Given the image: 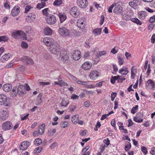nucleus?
I'll return each instance as SVG.
<instances>
[{"mask_svg": "<svg viewBox=\"0 0 155 155\" xmlns=\"http://www.w3.org/2000/svg\"><path fill=\"white\" fill-rule=\"evenodd\" d=\"M48 10H49L48 8H45L42 10L43 14L45 15H46V17H47V15H49L48 14Z\"/></svg>", "mask_w": 155, "mask_h": 155, "instance_id": "nucleus-47", "label": "nucleus"}, {"mask_svg": "<svg viewBox=\"0 0 155 155\" xmlns=\"http://www.w3.org/2000/svg\"><path fill=\"white\" fill-rule=\"evenodd\" d=\"M32 8V7H31V6H26L25 8V13H27L28 11H29L30 9Z\"/></svg>", "mask_w": 155, "mask_h": 155, "instance_id": "nucleus-45", "label": "nucleus"}, {"mask_svg": "<svg viewBox=\"0 0 155 155\" xmlns=\"http://www.w3.org/2000/svg\"><path fill=\"white\" fill-rule=\"evenodd\" d=\"M87 0H77V5L81 8H85L88 5Z\"/></svg>", "mask_w": 155, "mask_h": 155, "instance_id": "nucleus-7", "label": "nucleus"}, {"mask_svg": "<svg viewBox=\"0 0 155 155\" xmlns=\"http://www.w3.org/2000/svg\"><path fill=\"white\" fill-rule=\"evenodd\" d=\"M60 51V46L57 43H55L51 46L50 52L51 54H57Z\"/></svg>", "mask_w": 155, "mask_h": 155, "instance_id": "nucleus-4", "label": "nucleus"}, {"mask_svg": "<svg viewBox=\"0 0 155 155\" xmlns=\"http://www.w3.org/2000/svg\"><path fill=\"white\" fill-rule=\"evenodd\" d=\"M119 64L120 66L124 63V60L123 58H121L120 56H119L118 58Z\"/></svg>", "mask_w": 155, "mask_h": 155, "instance_id": "nucleus-39", "label": "nucleus"}, {"mask_svg": "<svg viewBox=\"0 0 155 155\" xmlns=\"http://www.w3.org/2000/svg\"><path fill=\"white\" fill-rule=\"evenodd\" d=\"M106 54V52L105 51H102L99 52V53H98L97 55L99 57L101 56L102 55H104Z\"/></svg>", "mask_w": 155, "mask_h": 155, "instance_id": "nucleus-57", "label": "nucleus"}, {"mask_svg": "<svg viewBox=\"0 0 155 155\" xmlns=\"http://www.w3.org/2000/svg\"><path fill=\"white\" fill-rule=\"evenodd\" d=\"M121 77V76L118 75L117 76H112L110 79V82L113 84L115 83V81L117 80L118 81V79Z\"/></svg>", "mask_w": 155, "mask_h": 155, "instance_id": "nucleus-27", "label": "nucleus"}, {"mask_svg": "<svg viewBox=\"0 0 155 155\" xmlns=\"http://www.w3.org/2000/svg\"><path fill=\"white\" fill-rule=\"evenodd\" d=\"M44 34L46 35H51L52 30L49 27H46L44 29Z\"/></svg>", "mask_w": 155, "mask_h": 155, "instance_id": "nucleus-23", "label": "nucleus"}, {"mask_svg": "<svg viewBox=\"0 0 155 155\" xmlns=\"http://www.w3.org/2000/svg\"><path fill=\"white\" fill-rule=\"evenodd\" d=\"M146 85L150 89H153L154 87V83L151 79H149L147 81Z\"/></svg>", "mask_w": 155, "mask_h": 155, "instance_id": "nucleus-21", "label": "nucleus"}, {"mask_svg": "<svg viewBox=\"0 0 155 155\" xmlns=\"http://www.w3.org/2000/svg\"><path fill=\"white\" fill-rule=\"evenodd\" d=\"M8 37L5 36H0V42L3 41H8Z\"/></svg>", "mask_w": 155, "mask_h": 155, "instance_id": "nucleus-38", "label": "nucleus"}, {"mask_svg": "<svg viewBox=\"0 0 155 155\" xmlns=\"http://www.w3.org/2000/svg\"><path fill=\"white\" fill-rule=\"evenodd\" d=\"M99 76V72L96 71H93L91 72L89 75V77L91 79L95 80Z\"/></svg>", "mask_w": 155, "mask_h": 155, "instance_id": "nucleus-14", "label": "nucleus"}, {"mask_svg": "<svg viewBox=\"0 0 155 155\" xmlns=\"http://www.w3.org/2000/svg\"><path fill=\"white\" fill-rule=\"evenodd\" d=\"M138 105H136L135 107L132 108L131 110V113L133 114H135L137 111V110H138Z\"/></svg>", "mask_w": 155, "mask_h": 155, "instance_id": "nucleus-35", "label": "nucleus"}, {"mask_svg": "<svg viewBox=\"0 0 155 155\" xmlns=\"http://www.w3.org/2000/svg\"><path fill=\"white\" fill-rule=\"evenodd\" d=\"M119 72L122 75H126L128 72L127 68H123L122 69L119 70Z\"/></svg>", "mask_w": 155, "mask_h": 155, "instance_id": "nucleus-24", "label": "nucleus"}, {"mask_svg": "<svg viewBox=\"0 0 155 155\" xmlns=\"http://www.w3.org/2000/svg\"><path fill=\"white\" fill-rule=\"evenodd\" d=\"M150 153L153 155H155V147H153L150 152Z\"/></svg>", "mask_w": 155, "mask_h": 155, "instance_id": "nucleus-64", "label": "nucleus"}, {"mask_svg": "<svg viewBox=\"0 0 155 155\" xmlns=\"http://www.w3.org/2000/svg\"><path fill=\"white\" fill-rule=\"evenodd\" d=\"M58 15L59 18L61 23H62L66 19L67 16L65 13L59 12Z\"/></svg>", "mask_w": 155, "mask_h": 155, "instance_id": "nucleus-20", "label": "nucleus"}, {"mask_svg": "<svg viewBox=\"0 0 155 155\" xmlns=\"http://www.w3.org/2000/svg\"><path fill=\"white\" fill-rule=\"evenodd\" d=\"M141 150L145 154H146L147 151V148L143 146H142L141 147Z\"/></svg>", "mask_w": 155, "mask_h": 155, "instance_id": "nucleus-52", "label": "nucleus"}, {"mask_svg": "<svg viewBox=\"0 0 155 155\" xmlns=\"http://www.w3.org/2000/svg\"><path fill=\"white\" fill-rule=\"evenodd\" d=\"M56 130L55 129H51L48 131V135L49 136H52L56 132Z\"/></svg>", "mask_w": 155, "mask_h": 155, "instance_id": "nucleus-40", "label": "nucleus"}, {"mask_svg": "<svg viewBox=\"0 0 155 155\" xmlns=\"http://www.w3.org/2000/svg\"><path fill=\"white\" fill-rule=\"evenodd\" d=\"M90 105V103L88 101H87L84 102V105L86 107H88Z\"/></svg>", "mask_w": 155, "mask_h": 155, "instance_id": "nucleus-62", "label": "nucleus"}, {"mask_svg": "<svg viewBox=\"0 0 155 155\" xmlns=\"http://www.w3.org/2000/svg\"><path fill=\"white\" fill-rule=\"evenodd\" d=\"M129 4L132 7L135 6L136 5V3L134 2H129Z\"/></svg>", "mask_w": 155, "mask_h": 155, "instance_id": "nucleus-58", "label": "nucleus"}, {"mask_svg": "<svg viewBox=\"0 0 155 155\" xmlns=\"http://www.w3.org/2000/svg\"><path fill=\"white\" fill-rule=\"evenodd\" d=\"M151 42L152 43H154L155 41V34H153L152 36L151 39Z\"/></svg>", "mask_w": 155, "mask_h": 155, "instance_id": "nucleus-63", "label": "nucleus"}, {"mask_svg": "<svg viewBox=\"0 0 155 155\" xmlns=\"http://www.w3.org/2000/svg\"><path fill=\"white\" fill-rule=\"evenodd\" d=\"M155 21V15L151 17L149 20V21L151 23H153Z\"/></svg>", "mask_w": 155, "mask_h": 155, "instance_id": "nucleus-54", "label": "nucleus"}, {"mask_svg": "<svg viewBox=\"0 0 155 155\" xmlns=\"http://www.w3.org/2000/svg\"><path fill=\"white\" fill-rule=\"evenodd\" d=\"M29 145V143L28 141L22 142L19 148L21 150H24L27 149Z\"/></svg>", "mask_w": 155, "mask_h": 155, "instance_id": "nucleus-17", "label": "nucleus"}, {"mask_svg": "<svg viewBox=\"0 0 155 155\" xmlns=\"http://www.w3.org/2000/svg\"><path fill=\"white\" fill-rule=\"evenodd\" d=\"M114 12L118 14L122 15L124 12L123 8L119 4V2L115 3V5L114 9Z\"/></svg>", "mask_w": 155, "mask_h": 155, "instance_id": "nucleus-5", "label": "nucleus"}, {"mask_svg": "<svg viewBox=\"0 0 155 155\" xmlns=\"http://www.w3.org/2000/svg\"><path fill=\"white\" fill-rule=\"evenodd\" d=\"M45 125L44 124H42L39 127V134H42L44 132L45 127Z\"/></svg>", "mask_w": 155, "mask_h": 155, "instance_id": "nucleus-28", "label": "nucleus"}, {"mask_svg": "<svg viewBox=\"0 0 155 155\" xmlns=\"http://www.w3.org/2000/svg\"><path fill=\"white\" fill-rule=\"evenodd\" d=\"M46 3L44 2H42L41 3L38 4L37 5V8L39 9L44 7L45 6Z\"/></svg>", "mask_w": 155, "mask_h": 155, "instance_id": "nucleus-34", "label": "nucleus"}, {"mask_svg": "<svg viewBox=\"0 0 155 155\" xmlns=\"http://www.w3.org/2000/svg\"><path fill=\"white\" fill-rule=\"evenodd\" d=\"M0 120H5L8 117V112L6 109H4L2 111L0 115Z\"/></svg>", "mask_w": 155, "mask_h": 155, "instance_id": "nucleus-15", "label": "nucleus"}, {"mask_svg": "<svg viewBox=\"0 0 155 155\" xmlns=\"http://www.w3.org/2000/svg\"><path fill=\"white\" fill-rule=\"evenodd\" d=\"M12 88V85L10 84H5L3 87V89L5 91H10Z\"/></svg>", "mask_w": 155, "mask_h": 155, "instance_id": "nucleus-22", "label": "nucleus"}, {"mask_svg": "<svg viewBox=\"0 0 155 155\" xmlns=\"http://www.w3.org/2000/svg\"><path fill=\"white\" fill-rule=\"evenodd\" d=\"M28 16V18H30L31 20H34L35 18V16L34 15H33L31 13Z\"/></svg>", "mask_w": 155, "mask_h": 155, "instance_id": "nucleus-56", "label": "nucleus"}, {"mask_svg": "<svg viewBox=\"0 0 155 155\" xmlns=\"http://www.w3.org/2000/svg\"><path fill=\"white\" fill-rule=\"evenodd\" d=\"M12 36L16 39H20L23 38L24 39L26 40L25 34L22 31L15 30L11 34Z\"/></svg>", "mask_w": 155, "mask_h": 155, "instance_id": "nucleus-1", "label": "nucleus"}, {"mask_svg": "<svg viewBox=\"0 0 155 155\" xmlns=\"http://www.w3.org/2000/svg\"><path fill=\"white\" fill-rule=\"evenodd\" d=\"M42 149V147L41 146H40V147H38L36 148L35 149V153H39L41 151Z\"/></svg>", "mask_w": 155, "mask_h": 155, "instance_id": "nucleus-43", "label": "nucleus"}, {"mask_svg": "<svg viewBox=\"0 0 155 155\" xmlns=\"http://www.w3.org/2000/svg\"><path fill=\"white\" fill-rule=\"evenodd\" d=\"M39 85H42L43 86L48 85L50 84V83L49 82H39Z\"/></svg>", "mask_w": 155, "mask_h": 155, "instance_id": "nucleus-48", "label": "nucleus"}, {"mask_svg": "<svg viewBox=\"0 0 155 155\" xmlns=\"http://www.w3.org/2000/svg\"><path fill=\"white\" fill-rule=\"evenodd\" d=\"M131 20L133 22L136 23L137 24L141 25H142V23L137 18H132Z\"/></svg>", "mask_w": 155, "mask_h": 155, "instance_id": "nucleus-31", "label": "nucleus"}, {"mask_svg": "<svg viewBox=\"0 0 155 155\" xmlns=\"http://www.w3.org/2000/svg\"><path fill=\"white\" fill-rule=\"evenodd\" d=\"M134 120L135 122L138 123H140L143 121V119H141L138 117H134Z\"/></svg>", "mask_w": 155, "mask_h": 155, "instance_id": "nucleus-37", "label": "nucleus"}, {"mask_svg": "<svg viewBox=\"0 0 155 155\" xmlns=\"http://www.w3.org/2000/svg\"><path fill=\"white\" fill-rule=\"evenodd\" d=\"M12 124L9 121H6L2 124V128L4 130H9L12 127Z\"/></svg>", "mask_w": 155, "mask_h": 155, "instance_id": "nucleus-13", "label": "nucleus"}, {"mask_svg": "<svg viewBox=\"0 0 155 155\" xmlns=\"http://www.w3.org/2000/svg\"><path fill=\"white\" fill-rule=\"evenodd\" d=\"M131 147V143L129 142H128L127 144L125 146L124 149L126 151H128Z\"/></svg>", "mask_w": 155, "mask_h": 155, "instance_id": "nucleus-41", "label": "nucleus"}, {"mask_svg": "<svg viewBox=\"0 0 155 155\" xmlns=\"http://www.w3.org/2000/svg\"><path fill=\"white\" fill-rule=\"evenodd\" d=\"M69 55L66 51H62L60 53L61 61L64 63H68L69 62Z\"/></svg>", "mask_w": 155, "mask_h": 155, "instance_id": "nucleus-2", "label": "nucleus"}, {"mask_svg": "<svg viewBox=\"0 0 155 155\" xmlns=\"http://www.w3.org/2000/svg\"><path fill=\"white\" fill-rule=\"evenodd\" d=\"M45 19L47 23L50 25L54 24L57 21L56 17L53 15L51 14L47 15Z\"/></svg>", "mask_w": 155, "mask_h": 155, "instance_id": "nucleus-3", "label": "nucleus"}, {"mask_svg": "<svg viewBox=\"0 0 155 155\" xmlns=\"http://www.w3.org/2000/svg\"><path fill=\"white\" fill-rule=\"evenodd\" d=\"M133 66L131 68V77H133V75H135V73L136 72V70L135 69H133Z\"/></svg>", "mask_w": 155, "mask_h": 155, "instance_id": "nucleus-50", "label": "nucleus"}, {"mask_svg": "<svg viewBox=\"0 0 155 155\" xmlns=\"http://www.w3.org/2000/svg\"><path fill=\"white\" fill-rule=\"evenodd\" d=\"M7 101V97L4 94L0 95V104L4 105L5 104Z\"/></svg>", "mask_w": 155, "mask_h": 155, "instance_id": "nucleus-19", "label": "nucleus"}, {"mask_svg": "<svg viewBox=\"0 0 155 155\" xmlns=\"http://www.w3.org/2000/svg\"><path fill=\"white\" fill-rule=\"evenodd\" d=\"M42 143V140L39 138L36 139L34 141V144L37 146L39 145Z\"/></svg>", "mask_w": 155, "mask_h": 155, "instance_id": "nucleus-32", "label": "nucleus"}, {"mask_svg": "<svg viewBox=\"0 0 155 155\" xmlns=\"http://www.w3.org/2000/svg\"><path fill=\"white\" fill-rule=\"evenodd\" d=\"M43 41V42L48 46L51 47L55 43L53 39L48 38L47 37L44 38Z\"/></svg>", "mask_w": 155, "mask_h": 155, "instance_id": "nucleus-9", "label": "nucleus"}, {"mask_svg": "<svg viewBox=\"0 0 155 155\" xmlns=\"http://www.w3.org/2000/svg\"><path fill=\"white\" fill-rule=\"evenodd\" d=\"M128 122L129 123L128 125V127H129L130 126H131L134 124V123L133 122L132 120L130 119H129L128 120Z\"/></svg>", "mask_w": 155, "mask_h": 155, "instance_id": "nucleus-60", "label": "nucleus"}, {"mask_svg": "<svg viewBox=\"0 0 155 155\" xmlns=\"http://www.w3.org/2000/svg\"><path fill=\"white\" fill-rule=\"evenodd\" d=\"M85 87L87 88H94L95 87L94 86L92 85H87V84H84Z\"/></svg>", "mask_w": 155, "mask_h": 155, "instance_id": "nucleus-53", "label": "nucleus"}, {"mask_svg": "<svg viewBox=\"0 0 155 155\" xmlns=\"http://www.w3.org/2000/svg\"><path fill=\"white\" fill-rule=\"evenodd\" d=\"M69 123L67 121H63L61 123L60 126L62 128H65L68 126Z\"/></svg>", "mask_w": 155, "mask_h": 155, "instance_id": "nucleus-33", "label": "nucleus"}, {"mask_svg": "<svg viewBox=\"0 0 155 155\" xmlns=\"http://www.w3.org/2000/svg\"><path fill=\"white\" fill-rule=\"evenodd\" d=\"M117 95V93L116 92H113L111 94V101H113Z\"/></svg>", "mask_w": 155, "mask_h": 155, "instance_id": "nucleus-51", "label": "nucleus"}, {"mask_svg": "<svg viewBox=\"0 0 155 155\" xmlns=\"http://www.w3.org/2000/svg\"><path fill=\"white\" fill-rule=\"evenodd\" d=\"M104 142L107 145H108L110 144V140L108 138L104 139Z\"/></svg>", "mask_w": 155, "mask_h": 155, "instance_id": "nucleus-59", "label": "nucleus"}, {"mask_svg": "<svg viewBox=\"0 0 155 155\" xmlns=\"http://www.w3.org/2000/svg\"><path fill=\"white\" fill-rule=\"evenodd\" d=\"M58 32L60 35L64 36H67L70 35V31L65 27L59 28Z\"/></svg>", "mask_w": 155, "mask_h": 155, "instance_id": "nucleus-8", "label": "nucleus"}, {"mask_svg": "<svg viewBox=\"0 0 155 155\" xmlns=\"http://www.w3.org/2000/svg\"><path fill=\"white\" fill-rule=\"evenodd\" d=\"M81 57V52L78 50L74 51V53L72 54L73 58L75 61L78 60Z\"/></svg>", "mask_w": 155, "mask_h": 155, "instance_id": "nucleus-10", "label": "nucleus"}, {"mask_svg": "<svg viewBox=\"0 0 155 155\" xmlns=\"http://www.w3.org/2000/svg\"><path fill=\"white\" fill-rule=\"evenodd\" d=\"M62 3V0H55L54 2L53 5L55 6L60 5Z\"/></svg>", "mask_w": 155, "mask_h": 155, "instance_id": "nucleus-36", "label": "nucleus"}, {"mask_svg": "<svg viewBox=\"0 0 155 155\" xmlns=\"http://www.w3.org/2000/svg\"><path fill=\"white\" fill-rule=\"evenodd\" d=\"M69 104V102H67L66 101L62 100L61 103V105L62 106L67 107Z\"/></svg>", "mask_w": 155, "mask_h": 155, "instance_id": "nucleus-42", "label": "nucleus"}, {"mask_svg": "<svg viewBox=\"0 0 155 155\" xmlns=\"http://www.w3.org/2000/svg\"><path fill=\"white\" fill-rule=\"evenodd\" d=\"M21 60L28 64H32L34 62L29 57L25 56L21 58Z\"/></svg>", "mask_w": 155, "mask_h": 155, "instance_id": "nucleus-16", "label": "nucleus"}, {"mask_svg": "<svg viewBox=\"0 0 155 155\" xmlns=\"http://www.w3.org/2000/svg\"><path fill=\"white\" fill-rule=\"evenodd\" d=\"M20 9L18 6H15L12 9L11 14L12 16H17L20 12Z\"/></svg>", "mask_w": 155, "mask_h": 155, "instance_id": "nucleus-12", "label": "nucleus"}, {"mask_svg": "<svg viewBox=\"0 0 155 155\" xmlns=\"http://www.w3.org/2000/svg\"><path fill=\"white\" fill-rule=\"evenodd\" d=\"M101 28H97L93 30V32L95 36L101 34Z\"/></svg>", "mask_w": 155, "mask_h": 155, "instance_id": "nucleus-30", "label": "nucleus"}, {"mask_svg": "<svg viewBox=\"0 0 155 155\" xmlns=\"http://www.w3.org/2000/svg\"><path fill=\"white\" fill-rule=\"evenodd\" d=\"M17 92H15V96H16L18 94L19 95H22L24 94L25 91V86L22 85H20L18 87Z\"/></svg>", "mask_w": 155, "mask_h": 155, "instance_id": "nucleus-11", "label": "nucleus"}, {"mask_svg": "<svg viewBox=\"0 0 155 155\" xmlns=\"http://www.w3.org/2000/svg\"><path fill=\"white\" fill-rule=\"evenodd\" d=\"M4 6L6 9H9L10 8V5L7 2L4 3Z\"/></svg>", "mask_w": 155, "mask_h": 155, "instance_id": "nucleus-61", "label": "nucleus"}, {"mask_svg": "<svg viewBox=\"0 0 155 155\" xmlns=\"http://www.w3.org/2000/svg\"><path fill=\"white\" fill-rule=\"evenodd\" d=\"M25 30L28 33H30L31 30V28L30 26H26L25 27Z\"/></svg>", "mask_w": 155, "mask_h": 155, "instance_id": "nucleus-46", "label": "nucleus"}, {"mask_svg": "<svg viewBox=\"0 0 155 155\" xmlns=\"http://www.w3.org/2000/svg\"><path fill=\"white\" fill-rule=\"evenodd\" d=\"M70 14L74 18H78L80 14V12L76 7H72L70 10Z\"/></svg>", "mask_w": 155, "mask_h": 155, "instance_id": "nucleus-6", "label": "nucleus"}, {"mask_svg": "<svg viewBox=\"0 0 155 155\" xmlns=\"http://www.w3.org/2000/svg\"><path fill=\"white\" fill-rule=\"evenodd\" d=\"M92 66V64L91 63H89L88 61H86L82 65V69L86 70L90 69Z\"/></svg>", "mask_w": 155, "mask_h": 155, "instance_id": "nucleus-18", "label": "nucleus"}, {"mask_svg": "<svg viewBox=\"0 0 155 155\" xmlns=\"http://www.w3.org/2000/svg\"><path fill=\"white\" fill-rule=\"evenodd\" d=\"M115 3H114L112 4V5L110 6L109 7V9H108V12H112V10L114 8V7L115 6Z\"/></svg>", "mask_w": 155, "mask_h": 155, "instance_id": "nucleus-49", "label": "nucleus"}, {"mask_svg": "<svg viewBox=\"0 0 155 155\" xmlns=\"http://www.w3.org/2000/svg\"><path fill=\"white\" fill-rule=\"evenodd\" d=\"M10 56L11 54H5L2 56L1 59V60H2V62H4L8 60V59L10 58Z\"/></svg>", "mask_w": 155, "mask_h": 155, "instance_id": "nucleus-25", "label": "nucleus"}, {"mask_svg": "<svg viewBox=\"0 0 155 155\" xmlns=\"http://www.w3.org/2000/svg\"><path fill=\"white\" fill-rule=\"evenodd\" d=\"M77 25L78 27L81 29H84L85 28L83 22L81 20H78Z\"/></svg>", "mask_w": 155, "mask_h": 155, "instance_id": "nucleus-26", "label": "nucleus"}, {"mask_svg": "<svg viewBox=\"0 0 155 155\" xmlns=\"http://www.w3.org/2000/svg\"><path fill=\"white\" fill-rule=\"evenodd\" d=\"M88 82L86 81H77V83L79 84H82L83 85L86 84H88Z\"/></svg>", "mask_w": 155, "mask_h": 155, "instance_id": "nucleus-55", "label": "nucleus"}, {"mask_svg": "<svg viewBox=\"0 0 155 155\" xmlns=\"http://www.w3.org/2000/svg\"><path fill=\"white\" fill-rule=\"evenodd\" d=\"M42 97V94L41 93H39L37 98L36 105H38L41 103Z\"/></svg>", "mask_w": 155, "mask_h": 155, "instance_id": "nucleus-29", "label": "nucleus"}, {"mask_svg": "<svg viewBox=\"0 0 155 155\" xmlns=\"http://www.w3.org/2000/svg\"><path fill=\"white\" fill-rule=\"evenodd\" d=\"M21 47L22 48H24L25 49L28 47V45L26 42L25 41H23L21 43Z\"/></svg>", "mask_w": 155, "mask_h": 155, "instance_id": "nucleus-44", "label": "nucleus"}]
</instances>
